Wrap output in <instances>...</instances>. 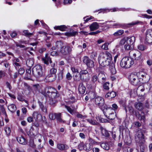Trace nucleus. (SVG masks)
<instances>
[{"label": "nucleus", "mask_w": 152, "mask_h": 152, "mask_svg": "<svg viewBox=\"0 0 152 152\" xmlns=\"http://www.w3.org/2000/svg\"><path fill=\"white\" fill-rule=\"evenodd\" d=\"M112 59L111 54L108 52L106 51L105 53L100 54L99 58V63L102 66L106 67L111 64L112 62Z\"/></svg>", "instance_id": "nucleus-1"}, {"label": "nucleus", "mask_w": 152, "mask_h": 152, "mask_svg": "<svg viewBox=\"0 0 152 152\" xmlns=\"http://www.w3.org/2000/svg\"><path fill=\"white\" fill-rule=\"evenodd\" d=\"M62 43L59 41H57L56 43V47L60 48L59 50L60 56L62 57H66L69 55L72 51V47L68 45L62 46Z\"/></svg>", "instance_id": "nucleus-2"}, {"label": "nucleus", "mask_w": 152, "mask_h": 152, "mask_svg": "<svg viewBox=\"0 0 152 152\" xmlns=\"http://www.w3.org/2000/svg\"><path fill=\"white\" fill-rule=\"evenodd\" d=\"M44 92L45 95L50 98L54 99L57 97L56 90L52 87H46L45 88Z\"/></svg>", "instance_id": "nucleus-3"}, {"label": "nucleus", "mask_w": 152, "mask_h": 152, "mask_svg": "<svg viewBox=\"0 0 152 152\" xmlns=\"http://www.w3.org/2000/svg\"><path fill=\"white\" fill-rule=\"evenodd\" d=\"M134 64V61L131 58L128 57L123 58L121 62V67L128 68H130Z\"/></svg>", "instance_id": "nucleus-4"}, {"label": "nucleus", "mask_w": 152, "mask_h": 152, "mask_svg": "<svg viewBox=\"0 0 152 152\" xmlns=\"http://www.w3.org/2000/svg\"><path fill=\"white\" fill-rule=\"evenodd\" d=\"M135 140L137 143L142 144L145 142V136L143 130H139L135 134Z\"/></svg>", "instance_id": "nucleus-5"}, {"label": "nucleus", "mask_w": 152, "mask_h": 152, "mask_svg": "<svg viewBox=\"0 0 152 152\" xmlns=\"http://www.w3.org/2000/svg\"><path fill=\"white\" fill-rule=\"evenodd\" d=\"M33 75L36 78H39L43 75V71L42 67L39 65H37L32 69Z\"/></svg>", "instance_id": "nucleus-6"}, {"label": "nucleus", "mask_w": 152, "mask_h": 152, "mask_svg": "<svg viewBox=\"0 0 152 152\" xmlns=\"http://www.w3.org/2000/svg\"><path fill=\"white\" fill-rule=\"evenodd\" d=\"M129 79L131 84L134 86L138 85L144 82H141L136 73H131L129 76Z\"/></svg>", "instance_id": "nucleus-7"}, {"label": "nucleus", "mask_w": 152, "mask_h": 152, "mask_svg": "<svg viewBox=\"0 0 152 152\" xmlns=\"http://www.w3.org/2000/svg\"><path fill=\"white\" fill-rule=\"evenodd\" d=\"M103 110L104 115L108 119L111 120L114 119L116 117L115 111L113 108L110 107H105Z\"/></svg>", "instance_id": "nucleus-8"}, {"label": "nucleus", "mask_w": 152, "mask_h": 152, "mask_svg": "<svg viewBox=\"0 0 152 152\" xmlns=\"http://www.w3.org/2000/svg\"><path fill=\"white\" fill-rule=\"evenodd\" d=\"M56 72L57 69L56 68H52L50 70L48 75L46 76V78L48 80L49 82L54 81L56 78Z\"/></svg>", "instance_id": "nucleus-9"}, {"label": "nucleus", "mask_w": 152, "mask_h": 152, "mask_svg": "<svg viewBox=\"0 0 152 152\" xmlns=\"http://www.w3.org/2000/svg\"><path fill=\"white\" fill-rule=\"evenodd\" d=\"M129 55L130 57L132 58V59L139 60L141 58V53L138 50H132L129 52Z\"/></svg>", "instance_id": "nucleus-10"}, {"label": "nucleus", "mask_w": 152, "mask_h": 152, "mask_svg": "<svg viewBox=\"0 0 152 152\" xmlns=\"http://www.w3.org/2000/svg\"><path fill=\"white\" fill-rule=\"evenodd\" d=\"M83 61L88 67L92 68L94 66V62L87 56H85L83 57Z\"/></svg>", "instance_id": "nucleus-11"}, {"label": "nucleus", "mask_w": 152, "mask_h": 152, "mask_svg": "<svg viewBox=\"0 0 152 152\" xmlns=\"http://www.w3.org/2000/svg\"><path fill=\"white\" fill-rule=\"evenodd\" d=\"M95 103L99 108H101L104 104V102L103 98L100 96H97L95 99Z\"/></svg>", "instance_id": "nucleus-12"}, {"label": "nucleus", "mask_w": 152, "mask_h": 152, "mask_svg": "<svg viewBox=\"0 0 152 152\" xmlns=\"http://www.w3.org/2000/svg\"><path fill=\"white\" fill-rule=\"evenodd\" d=\"M152 43V30H148L147 31L146 36V42L145 43L150 44Z\"/></svg>", "instance_id": "nucleus-13"}, {"label": "nucleus", "mask_w": 152, "mask_h": 152, "mask_svg": "<svg viewBox=\"0 0 152 152\" xmlns=\"http://www.w3.org/2000/svg\"><path fill=\"white\" fill-rule=\"evenodd\" d=\"M98 83H103L106 80L107 78L104 74L103 72H100L98 74Z\"/></svg>", "instance_id": "nucleus-14"}, {"label": "nucleus", "mask_w": 152, "mask_h": 152, "mask_svg": "<svg viewBox=\"0 0 152 152\" xmlns=\"http://www.w3.org/2000/svg\"><path fill=\"white\" fill-rule=\"evenodd\" d=\"M78 89L79 93L81 94H83L85 93L86 87L82 83H81L79 84Z\"/></svg>", "instance_id": "nucleus-15"}, {"label": "nucleus", "mask_w": 152, "mask_h": 152, "mask_svg": "<svg viewBox=\"0 0 152 152\" xmlns=\"http://www.w3.org/2000/svg\"><path fill=\"white\" fill-rule=\"evenodd\" d=\"M42 60L44 63L46 64H48L49 62L50 63H52L51 58L48 56V54H46L45 57L42 58Z\"/></svg>", "instance_id": "nucleus-16"}, {"label": "nucleus", "mask_w": 152, "mask_h": 152, "mask_svg": "<svg viewBox=\"0 0 152 152\" xmlns=\"http://www.w3.org/2000/svg\"><path fill=\"white\" fill-rule=\"evenodd\" d=\"M17 140L18 141L20 144L26 145L27 144V140L22 136H20V137H18L17 138Z\"/></svg>", "instance_id": "nucleus-17"}, {"label": "nucleus", "mask_w": 152, "mask_h": 152, "mask_svg": "<svg viewBox=\"0 0 152 152\" xmlns=\"http://www.w3.org/2000/svg\"><path fill=\"white\" fill-rule=\"evenodd\" d=\"M73 78L74 80L76 81H78L80 80H83V79H82L81 75L80 73H74L73 76Z\"/></svg>", "instance_id": "nucleus-18"}, {"label": "nucleus", "mask_w": 152, "mask_h": 152, "mask_svg": "<svg viewBox=\"0 0 152 152\" xmlns=\"http://www.w3.org/2000/svg\"><path fill=\"white\" fill-rule=\"evenodd\" d=\"M57 147L58 149L61 150H66L69 148V146L60 143L57 144Z\"/></svg>", "instance_id": "nucleus-19"}, {"label": "nucleus", "mask_w": 152, "mask_h": 152, "mask_svg": "<svg viewBox=\"0 0 152 152\" xmlns=\"http://www.w3.org/2000/svg\"><path fill=\"white\" fill-rule=\"evenodd\" d=\"M109 69L111 74L114 75L116 72V71L115 69L114 64L112 62L109 65Z\"/></svg>", "instance_id": "nucleus-20"}, {"label": "nucleus", "mask_w": 152, "mask_h": 152, "mask_svg": "<svg viewBox=\"0 0 152 152\" xmlns=\"http://www.w3.org/2000/svg\"><path fill=\"white\" fill-rule=\"evenodd\" d=\"M99 27L98 23L96 22L93 23L90 26L91 31H94L97 29Z\"/></svg>", "instance_id": "nucleus-21"}, {"label": "nucleus", "mask_w": 152, "mask_h": 152, "mask_svg": "<svg viewBox=\"0 0 152 152\" xmlns=\"http://www.w3.org/2000/svg\"><path fill=\"white\" fill-rule=\"evenodd\" d=\"M135 107L139 110H142L143 108V104L141 102L135 103L134 104Z\"/></svg>", "instance_id": "nucleus-22"}, {"label": "nucleus", "mask_w": 152, "mask_h": 152, "mask_svg": "<svg viewBox=\"0 0 152 152\" xmlns=\"http://www.w3.org/2000/svg\"><path fill=\"white\" fill-rule=\"evenodd\" d=\"M116 96V92L113 91H112L107 93L105 95V97L106 98H108L110 97V98H112Z\"/></svg>", "instance_id": "nucleus-23"}, {"label": "nucleus", "mask_w": 152, "mask_h": 152, "mask_svg": "<svg viewBox=\"0 0 152 152\" xmlns=\"http://www.w3.org/2000/svg\"><path fill=\"white\" fill-rule=\"evenodd\" d=\"M100 129L101 131L102 134L103 136L105 137H108L109 136V132L105 129L101 127H100Z\"/></svg>", "instance_id": "nucleus-24"}, {"label": "nucleus", "mask_w": 152, "mask_h": 152, "mask_svg": "<svg viewBox=\"0 0 152 152\" xmlns=\"http://www.w3.org/2000/svg\"><path fill=\"white\" fill-rule=\"evenodd\" d=\"M139 75L140 77L139 79L141 80L142 79V80H145V78L147 76V75L146 73L143 72H141L139 74Z\"/></svg>", "instance_id": "nucleus-25"}, {"label": "nucleus", "mask_w": 152, "mask_h": 152, "mask_svg": "<svg viewBox=\"0 0 152 152\" xmlns=\"http://www.w3.org/2000/svg\"><path fill=\"white\" fill-rule=\"evenodd\" d=\"M119 102L120 104L124 108L126 112L127 113V110L126 107V100L125 99H121Z\"/></svg>", "instance_id": "nucleus-26"}, {"label": "nucleus", "mask_w": 152, "mask_h": 152, "mask_svg": "<svg viewBox=\"0 0 152 152\" xmlns=\"http://www.w3.org/2000/svg\"><path fill=\"white\" fill-rule=\"evenodd\" d=\"M135 38L134 36H132L131 37L128 38L127 43L128 44H130V45H132L133 44L135 41Z\"/></svg>", "instance_id": "nucleus-27"}, {"label": "nucleus", "mask_w": 152, "mask_h": 152, "mask_svg": "<svg viewBox=\"0 0 152 152\" xmlns=\"http://www.w3.org/2000/svg\"><path fill=\"white\" fill-rule=\"evenodd\" d=\"M123 30L121 29L117 31L113 34V35L115 37H118L122 35L124 33Z\"/></svg>", "instance_id": "nucleus-28"}, {"label": "nucleus", "mask_w": 152, "mask_h": 152, "mask_svg": "<svg viewBox=\"0 0 152 152\" xmlns=\"http://www.w3.org/2000/svg\"><path fill=\"white\" fill-rule=\"evenodd\" d=\"M98 76H97L96 75H94L92 76L91 77V81L92 83H96L97 82H98Z\"/></svg>", "instance_id": "nucleus-29"}, {"label": "nucleus", "mask_w": 152, "mask_h": 152, "mask_svg": "<svg viewBox=\"0 0 152 152\" xmlns=\"http://www.w3.org/2000/svg\"><path fill=\"white\" fill-rule=\"evenodd\" d=\"M34 64V61L32 59H28L26 61L27 66L29 67H31Z\"/></svg>", "instance_id": "nucleus-30"}, {"label": "nucleus", "mask_w": 152, "mask_h": 152, "mask_svg": "<svg viewBox=\"0 0 152 152\" xmlns=\"http://www.w3.org/2000/svg\"><path fill=\"white\" fill-rule=\"evenodd\" d=\"M93 148L92 145L88 143H86L85 145L84 150L87 151H88L92 149Z\"/></svg>", "instance_id": "nucleus-31"}, {"label": "nucleus", "mask_w": 152, "mask_h": 152, "mask_svg": "<svg viewBox=\"0 0 152 152\" xmlns=\"http://www.w3.org/2000/svg\"><path fill=\"white\" fill-rule=\"evenodd\" d=\"M128 108L130 114L133 115H136L137 113L134 111L133 108L132 106H128Z\"/></svg>", "instance_id": "nucleus-32"}, {"label": "nucleus", "mask_w": 152, "mask_h": 152, "mask_svg": "<svg viewBox=\"0 0 152 152\" xmlns=\"http://www.w3.org/2000/svg\"><path fill=\"white\" fill-rule=\"evenodd\" d=\"M96 86V83H94L92 82L91 83L88 84L87 85V86L88 88L93 89H95Z\"/></svg>", "instance_id": "nucleus-33"}, {"label": "nucleus", "mask_w": 152, "mask_h": 152, "mask_svg": "<svg viewBox=\"0 0 152 152\" xmlns=\"http://www.w3.org/2000/svg\"><path fill=\"white\" fill-rule=\"evenodd\" d=\"M8 108L11 111L14 112L16 109V106L14 104H12L8 106Z\"/></svg>", "instance_id": "nucleus-34"}, {"label": "nucleus", "mask_w": 152, "mask_h": 152, "mask_svg": "<svg viewBox=\"0 0 152 152\" xmlns=\"http://www.w3.org/2000/svg\"><path fill=\"white\" fill-rule=\"evenodd\" d=\"M135 115L137 117L139 120H140L141 122H145V117L144 115H141L139 114L137 115V114L136 115Z\"/></svg>", "instance_id": "nucleus-35"}, {"label": "nucleus", "mask_w": 152, "mask_h": 152, "mask_svg": "<svg viewBox=\"0 0 152 152\" xmlns=\"http://www.w3.org/2000/svg\"><path fill=\"white\" fill-rule=\"evenodd\" d=\"M39 107L42 111L46 113H47V109L46 107L44 106L42 104V103L41 102H39Z\"/></svg>", "instance_id": "nucleus-36"}, {"label": "nucleus", "mask_w": 152, "mask_h": 152, "mask_svg": "<svg viewBox=\"0 0 152 152\" xmlns=\"http://www.w3.org/2000/svg\"><path fill=\"white\" fill-rule=\"evenodd\" d=\"M138 49L140 50L143 51L146 49V47L144 45L140 44L137 46Z\"/></svg>", "instance_id": "nucleus-37"}, {"label": "nucleus", "mask_w": 152, "mask_h": 152, "mask_svg": "<svg viewBox=\"0 0 152 152\" xmlns=\"http://www.w3.org/2000/svg\"><path fill=\"white\" fill-rule=\"evenodd\" d=\"M56 102V100L54 99L50 98L49 100V104L52 106L54 107Z\"/></svg>", "instance_id": "nucleus-38"}, {"label": "nucleus", "mask_w": 152, "mask_h": 152, "mask_svg": "<svg viewBox=\"0 0 152 152\" xmlns=\"http://www.w3.org/2000/svg\"><path fill=\"white\" fill-rule=\"evenodd\" d=\"M26 74L27 75V78L28 80H31V68H29L26 70Z\"/></svg>", "instance_id": "nucleus-39"}, {"label": "nucleus", "mask_w": 152, "mask_h": 152, "mask_svg": "<svg viewBox=\"0 0 152 152\" xmlns=\"http://www.w3.org/2000/svg\"><path fill=\"white\" fill-rule=\"evenodd\" d=\"M77 34V31H74L70 32H67L65 34L66 36L70 37L72 36H75Z\"/></svg>", "instance_id": "nucleus-40"}, {"label": "nucleus", "mask_w": 152, "mask_h": 152, "mask_svg": "<svg viewBox=\"0 0 152 152\" xmlns=\"http://www.w3.org/2000/svg\"><path fill=\"white\" fill-rule=\"evenodd\" d=\"M17 99L20 101L21 102L24 101L27 104L28 103V102L24 99L23 96L22 95H19L18 96Z\"/></svg>", "instance_id": "nucleus-41"}, {"label": "nucleus", "mask_w": 152, "mask_h": 152, "mask_svg": "<svg viewBox=\"0 0 152 152\" xmlns=\"http://www.w3.org/2000/svg\"><path fill=\"white\" fill-rule=\"evenodd\" d=\"M85 144L83 142H80L78 145V148L80 150H82L84 149Z\"/></svg>", "instance_id": "nucleus-42"}, {"label": "nucleus", "mask_w": 152, "mask_h": 152, "mask_svg": "<svg viewBox=\"0 0 152 152\" xmlns=\"http://www.w3.org/2000/svg\"><path fill=\"white\" fill-rule=\"evenodd\" d=\"M33 118L35 119H37L39 116H40V115L37 111L34 112L32 115Z\"/></svg>", "instance_id": "nucleus-43"}, {"label": "nucleus", "mask_w": 152, "mask_h": 152, "mask_svg": "<svg viewBox=\"0 0 152 152\" xmlns=\"http://www.w3.org/2000/svg\"><path fill=\"white\" fill-rule=\"evenodd\" d=\"M61 114L60 113H56V119L60 122H61L62 121V120L61 118Z\"/></svg>", "instance_id": "nucleus-44"}, {"label": "nucleus", "mask_w": 152, "mask_h": 152, "mask_svg": "<svg viewBox=\"0 0 152 152\" xmlns=\"http://www.w3.org/2000/svg\"><path fill=\"white\" fill-rule=\"evenodd\" d=\"M110 83L108 82L104 83L103 85V87L104 89L108 90L109 89V85Z\"/></svg>", "instance_id": "nucleus-45"}, {"label": "nucleus", "mask_w": 152, "mask_h": 152, "mask_svg": "<svg viewBox=\"0 0 152 152\" xmlns=\"http://www.w3.org/2000/svg\"><path fill=\"white\" fill-rule=\"evenodd\" d=\"M123 150L124 152H132V149L127 146H125L123 148Z\"/></svg>", "instance_id": "nucleus-46"}, {"label": "nucleus", "mask_w": 152, "mask_h": 152, "mask_svg": "<svg viewBox=\"0 0 152 152\" xmlns=\"http://www.w3.org/2000/svg\"><path fill=\"white\" fill-rule=\"evenodd\" d=\"M87 121L89 122L90 124L93 125H95L97 124V122L96 121H94L91 119H87Z\"/></svg>", "instance_id": "nucleus-47"}, {"label": "nucleus", "mask_w": 152, "mask_h": 152, "mask_svg": "<svg viewBox=\"0 0 152 152\" xmlns=\"http://www.w3.org/2000/svg\"><path fill=\"white\" fill-rule=\"evenodd\" d=\"M5 131L6 133V134L8 136L9 135L11 132V129L10 127H7L5 128Z\"/></svg>", "instance_id": "nucleus-48"}, {"label": "nucleus", "mask_w": 152, "mask_h": 152, "mask_svg": "<svg viewBox=\"0 0 152 152\" xmlns=\"http://www.w3.org/2000/svg\"><path fill=\"white\" fill-rule=\"evenodd\" d=\"M32 34L29 32L28 30H26L23 31V35L27 37H30Z\"/></svg>", "instance_id": "nucleus-49"}, {"label": "nucleus", "mask_w": 152, "mask_h": 152, "mask_svg": "<svg viewBox=\"0 0 152 152\" xmlns=\"http://www.w3.org/2000/svg\"><path fill=\"white\" fill-rule=\"evenodd\" d=\"M140 144V147L141 150L142 151L144 152L146 149V145H145V143Z\"/></svg>", "instance_id": "nucleus-50"}, {"label": "nucleus", "mask_w": 152, "mask_h": 152, "mask_svg": "<svg viewBox=\"0 0 152 152\" xmlns=\"http://www.w3.org/2000/svg\"><path fill=\"white\" fill-rule=\"evenodd\" d=\"M56 113H50L49 115V118L51 120H54L56 118Z\"/></svg>", "instance_id": "nucleus-51"}, {"label": "nucleus", "mask_w": 152, "mask_h": 152, "mask_svg": "<svg viewBox=\"0 0 152 152\" xmlns=\"http://www.w3.org/2000/svg\"><path fill=\"white\" fill-rule=\"evenodd\" d=\"M88 140L89 142V144L92 145H93L95 144L96 142L92 139L89 137L88 138Z\"/></svg>", "instance_id": "nucleus-52"}, {"label": "nucleus", "mask_w": 152, "mask_h": 152, "mask_svg": "<svg viewBox=\"0 0 152 152\" xmlns=\"http://www.w3.org/2000/svg\"><path fill=\"white\" fill-rule=\"evenodd\" d=\"M108 44L107 43H105L101 46V48L105 50H107L108 49Z\"/></svg>", "instance_id": "nucleus-53"}, {"label": "nucleus", "mask_w": 152, "mask_h": 152, "mask_svg": "<svg viewBox=\"0 0 152 152\" xmlns=\"http://www.w3.org/2000/svg\"><path fill=\"white\" fill-rule=\"evenodd\" d=\"M51 55L53 56H60V54L59 53V51L58 52L55 51H52L51 53Z\"/></svg>", "instance_id": "nucleus-54"}, {"label": "nucleus", "mask_w": 152, "mask_h": 152, "mask_svg": "<svg viewBox=\"0 0 152 152\" xmlns=\"http://www.w3.org/2000/svg\"><path fill=\"white\" fill-rule=\"evenodd\" d=\"M132 48L131 45H130V44H128L127 43L124 46V48L126 50H130Z\"/></svg>", "instance_id": "nucleus-55"}, {"label": "nucleus", "mask_w": 152, "mask_h": 152, "mask_svg": "<svg viewBox=\"0 0 152 152\" xmlns=\"http://www.w3.org/2000/svg\"><path fill=\"white\" fill-rule=\"evenodd\" d=\"M65 107L67 109L68 111L71 114H72L73 113V110L70 107L66 106L65 105Z\"/></svg>", "instance_id": "nucleus-56"}, {"label": "nucleus", "mask_w": 152, "mask_h": 152, "mask_svg": "<svg viewBox=\"0 0 152 152\" xmlns=\"http://www.w3.org/2000/svg\"><path fill=\"white\" fill-rule=\"evenodd\" d=\"M13 64L15 67V68L17 69V68H19V66H21V63H17L16 62H13Z\"/></svg>", "instance_id": "nucleus-57"}, {"label": "nucleus", "mask_w": 152, "mask_h": 152, "mask_svg": "<svg viewBox=\"0 0 152 152\" xmlns=\"http://www.w3.org/2000/svg\"><path fill=\"white\" fill-rule=\"evenodd\" d=\"M59 30L62 31H64L66 29V27L65 25H61L60 26Z\"/></svg>", "instance_id": "nucleus-58"}, {"label": "nucleus", "mask_w": 152, "mask_h": 152, "mask_svg": "<svg viewBox=\"0 0 152 152\" xmlns=\"http://www.w3.org/2000/svg\"><path fill=\"white\" fill-rule=\"evenodd\" d=\"M71 68L72 72L74 73H78V70L77 68L74 67H72Z\"/></svg>", "instance_id": "nucleus-59"}, {"label": "nucleus", "mask_w": 152, "mask_h": 152, "mask_svg": "<svg viewBox=\"0 0 152 152\" xmlns=\"http://www.w3.org/2000/svg\"><path fill=\"white\" fill-rule=\"evenodd\" d=\"M6 75V73L4 71L2 70L0 71V78L5 77Z\"/></svg>", "instance_id": "nucleus-60"}, {"label": "nucleus", "mask_w": 152, "mask_h": 152, "mask_svg": "<svg viewBox=\"0 0 152 152\" xmlns=\"http://www.w3.org/2000/svg\"><path fill=\"white\" fill-rule=\"evenodd\" d=\"M91 99H92L95 98V94L93 92L90 93L88 95Z\"/></svg>", "instance_id": "nucleus-61"}, {"label": "nucleus", "mask_w": 152, "mask_h": 152, "mask_svg": "<svg viewBox=\"0 0 152 152\" xmlns=\"http://www.w3.org/2000/svg\"><path fill=\"white\" fill-rule=\"evenodd\" d=\"M76 116L78 118H80L82 119H84L86 117L85 116L83 115L80 113L77 114L76 115Z\"/></svg>", "instance_id": "nucleus-62"}, {"label": "nucleus", "mask_w": 152, "mask_h": 152, "mask_svg": "<svg viewBox=\"0 0 152 152\" xmlns=\"http://www.w3.org/2000/svg\"><path fill=\"white\" fill-rule=\"evenodd\" d=\"M66 78L68 80H70L72 78V76L69 72H68L66 75Z\"/></svg>", "instance_id": "nucleus-63"}, {"label": "nucleus", "mask_w": 152, "mask_h": 152, "mask_svg": "<svg viewBox=\"0 0 152 152\" xmlns=\"http://www.w3.org/2000/svg\"><path fill=\"white\" fill-rule=\"evenodd\" d=\"M45 48L42 47L39 49V52L40 53H42L46 50Z\"/></svg>", "instance_id": "nucleus-64"}]
</instances>
